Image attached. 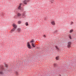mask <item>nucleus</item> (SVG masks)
I'll list each match as a JSON object with an SVG mask.
<instances>
[{"label":"nucleus","instance_id":"1","mask_svg":"<svg viewBox=\"0 0 76 76\" xmlns=\"http://www.w3.org/2000/svg\"><path fill=\"white\" fill-rule=\"evenodd\" d=\"M28 1H30V0H25L23 1V3L24 4H25L26 5L27 4V3L28 2Z\"/></svg>","mask_w":76,"mask_h":76},{"label":"nucleus","instance_id":"2","mask_svg":"<svg viewBox=\"0 0 76 76\" xmlns=\"http://www.w3.org/2000/svg\"><path fill=\"white\" fill-rule=\"evenodd\" d=\"M27 46L28 48L29 49H31V48H31V45H30V44H29V42H27Z\"/></svg>","mask_w":76,"mask_h":76},{"label":"nucleus","instance_id":"3","mask_svg":"<svg viewBox=\"0 0 76 76\" xmlns=\"http://www.w3.org/2000/svg\"><path fill=\"white\" fill-rule=\"evenodd\" d=\"M1 72H0V75H4V73H3V71L4 70V69L3 68H1Z\"/></svg>","mask_w":76,"mask_h":76},{"label":"nucleus","instance_id":"4","mask_svg":"<svg viewBox=\"0 0 76 76\" xmlns=\"http://www.w3.org/2000/svg\"><path fill=\"white\" fill-rule=\"evenodd\" d=\"M71 44H72V42H69L68 43V45H67V47L68 48L70 47H71Z\"/></svg>","mask_w":76,"mask_h":76},{"label":"nucleus","instance_id":"5","mask_svg":"<svg viewBox=\"0 0 76 76\" xmlns=\"http://www.w3.org/2000/svg\"><path fill=\"white\" fill-rule=\"evenodd\" d=\"M16 29V27H14V28H12L11 31V32H13V31H14L15 30V29Z\"/></svg>","mask_w":76,"mask_h":76},{"label":"nucleus","instance_id":"6","mask_svg":"<svg viewBox=\"0 0 76 76\" xmlns=\"http://www.w3.org/2000/svg\"><path fill=\"white\" fill-rule=\"evenodd\" d=\"M20 30H21V29L20 28H19L17 29V32L19 33L20 32Z\"/></svg>","mask_w":76,"mask_h":76},{"label":"nucleus","instance_id":"7","mask_svg":"<svg viewBox=\"0 0 76 76\" xmlns=\"http://www.w3.org/2000/svg\"><path fill=\"white\" fill-rule=\"evenodd\" d=\"M32 46L33 47V48H35V44H34V43H31Z\"/></svg>","mask_w":76,"mask_h":76},{"label":"nucleus","instance_id":"8","mask_svg":"<svg viewBox=\"0 0 76 76\" xmlns=\"http://www.w3.org/2000/svg\"><path fill=\"white\" fill-rule=\"evenodd\" d=\"M51 23L53 25H55V21H53Z\"/></svg>","mask_w":76,"mask_h":76},{"label":"nucleus","instance_id":"9","mask_svg":"<svg viewBox=\"0 0 76 76\" xmlns=\"http://www.w3.org/2000/svg\"><path fill=\"white\" fill-rule=\"evenodd\" d=\"M12 26L14 27H16V28H17V25H16V24H12Z\"/></svg>","mask_w":76,"mask_h":76},{"label":"nucleus","instance_id":"10","mask_svg":"<svg viewBox=\"0 0 76 76\" xmlns=\"http://www.w3.org/2000/svg\"><path fill=\"white\" fill-rule=\"evenodd\" d=\"M55 48H56V50H60V48H58L57 46H55Z\"/></svg>","mask_w":76,"mask_h":76},{"label":"nucleus","instance_id":"11","mask_svg":"<svg viewBox=\"0 0 76 76\" xmlns=\"http://www.w3.org/2000/svg\"><path fill=\"white\" fill-rule=\"evenodd\" d=\"M17 15L18 17H19V16H21V14H20V13H19L17 14Z\"/></svg>","mask_w":76,"mask_h":76},{"label":"nucleus","instance_id":"12","mask_svg":"<svg viewBox=\"0 0 76 76\" xmlns=\"http://www.w3.org/2000/svg\"><path fill=\"white\" fill-rule=\"evenodd\" d=\"M54 66L55 67H57V64H54Z\"/></svg>","mask_w":76,"mask_h":76},{"label":"nucleus","instance_id":"13","mask_svg":"<svg viewBox=\"0 0 76 76\" xmlns=\"http://www.w3.org/2000/svg\"><path fill=\"white\" fill-rule=\"evenodd\" d=\"M18 9H20H20H21V6L19 5Z\"/></svg>","mask_w":76,"mask_h":76},{"label":"nucleus","instance_id":"14","mask_svg":"<svg viewBox=\"0 0 76 76\" xmlns=\"http://www.w3.org/2000/svg\"><path fill=\"white\" fill-rule=\"evenodd\" d=\"M73 29H71V30H70V33H72V32H73Z\"/></svg>","mask_w":76,"mask_h":76},{"label":"nucleus","instance_id":"15","mask_svg":"<svg viewBox=\"0 0 76 76\" xmlns=\"http://www.w3.org/2000/svg\"><path fill=\"white\" fill-rule=\"evenodd\" d=\"M34 42V39L31 40V41H30V43H32V42Z\"/></svg>","mask_w":76,"mask_h":76},{"label":"nucleus","instance_id":"16","mask_svg":"<svg viewBox=\"0 0 76 76\" xmlns=\"http://www.w3.org/2000/svg\"><path fill=\"white\" fill-rule=\"evenodd\" d=\"M59 57V56H58V57H56V60H58V58Z\"/></svg>","mask_w":76,"mask_h":76},{"label":"nucleus","instance_id":"17","mask_svg":"<svg viewBox=\"0 0 76 76\" xmlns=\"http://www.w3.org/2000/svg\"><path fill=\"white\" fill-rule=\"evenodd\" d=\"M18 24H20L21 23V21H19L18 22Z\"/></svg>","mask_w":76,"mask_h":76},{"label":"nucleus","instance_id":"18","mask_svg":"<svg viewBox=\"0 0 76 76\" xmlns=\"http://www.w3.org/2000/svg\"><path fill=\"white\" fill-rule=\"evenodd\" d=\"M26 26H28V22H26Z\"/></svg>","mask_w":76,"mask_h":76},{"label":"nucleus","instance_id":"19","mask_svg":"<svg viewBox=\"0 0 76 76\" xmlns=\"http://www.w3.org/2000/svg\"><path fill=\"white\" fill-rule=\"evenodd\" d=\"M50 2L52 3H53V1H54V0H50Z\"/></svg>","mask_w":76,"mask_h":76},{"label":"nucleus","instance_id":"20","mask_svg":"<svg viewBox=\"0 0 76 76\" xmlns=\"http://www.w3.org/2000/svg\"><path fill=\"white\" fill-rule=\"evenodd\" d=\"M57 32H58L56 30V31H55L54 32V34H56V33H57Z\"/></svg>","mask_w":76,"mask_h":76},{"label":"nucleus","instance_id":"21","mask_svg":"<svg viewBox=\"0 0 76 76\" xmlns=\"http://www.w3.org/2000/svg\"><path fill=\"white\" fill-rule=\"evenodd\" d=\"M69 38L70 39H72L71 36H69Z\"/></svg>","mask_w":76,"mask_h":76},{"label":"nucleus","instance_id":"22","mask_svg":"<svg viewBox=\"0 0 76 76\" xmlns=\"http://www.w3.org/2000/svg\"><path fill=\"white\" fill-rule=\"evenodd\" d=\"M5 67L7 68V67H8V66H7V64H5Z\"/></svg>","mask_w":76,"mask_h":76},{"label":"nucleus","instance_id":"23","mask_svg":"<svg viewBox=\"0 0 76 76\" xmlns=\"http://www.w3.org/2000/svg\"><path fill=\"white\" fill-rule=\"evenodd\" d=\"M22 16H23H23H24H24H25V14L23 13V14Z\"/></svg>","mask_w":76,"mask_h":76},{"label":"nucleus","instance_id":"24","mask_svg":"<svg viewBox=\"0 0 76 76\" xmlns=\"http://www.w3.org/2000/svg\"><path fill=\"white\" fill-rule=\"evenodd\" d=\"M46 37V36L45 35H43V37Z\"/></svg>","mask_w":76,"mask_h":76},{"label":"nucleus","instance_id":"25","mask_svg":"<svg viewBox=\"0 0 76 76\" xmlns=\"http://www.w3.org/2000/svg\"><path fill=\"white\" fill-rule=\"evenodd\" d=\"M73 23V22H71V25H72V24Z\"/></svg>","mask_w":76,"mask_h":76},{"label":"nucleus","instance_id":"26","mask_svg":"<svg viewBox=\"0 0 76 76\" xmlns=\"http://www.w3.org/2000/svg\"><path fill=\"white\" fill-rule=\"evenodd\" d=\"M21 5H22V4L21 3L20 4V6H21Z\"/></svg>","mask_w":76,"mask_h":76},{"label":"nucleus","instance_id":"27","mask_svg":"<svg viewBox=\"0 0 76 76\" xmlns=\"http://www.w3.org/2000/svg\"><path fill=\"white\" fill-rule=\"evenodd\" d=\"M60 76H61V75H60Z\"/></svg>","mask_w":76,"mask_h":76},{"label":"nucleus","instance_id":"28","mask_svg":"<svg viewBox=\"0 0 76 76\" xmlns=\"http://www.w3.org/2000/svg\"><path fill=\"white\" fill-rule=\"evenodd\" d=\"M69 35L70 36V35Z\"/></svg>","mask_w":76,"mask_h":76}]
</instances>
